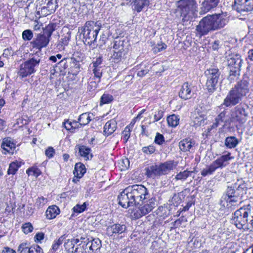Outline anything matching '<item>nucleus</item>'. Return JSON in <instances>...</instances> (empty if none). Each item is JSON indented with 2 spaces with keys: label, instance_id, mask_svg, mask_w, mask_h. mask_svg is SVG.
Masks as SVG:
<instances>
[{
  "label": "nucleus",
  "instance_id": "58836bf2",
  "mask_svg": "<svg viewBox=\"0 0 253 253\" xmlns=\"http://www.w3.org/2000/svg\"><path fill=\"white\" fill-rule=\"evenodd\" d=\"M21 165V162L17 161L12 162L9 165V167L7 170V173L8 174H14L17 171L18 169L20 167Z\"/></svg>",
  "mask_w": 253,
  "mask_h": 253
},
{
  "label": "nucleus",
  "instance_id": "473e14b6",
  "mask_svg": "<svg viewBox=\"0 0 253 253\" xmlns=\"http://www.w3.org/2000/svg\"><path fill=\"white\" fill-rule=\"evenodd\" d=\"M86 172V168L82 163H78L75 166L73 173L77 178H81Z\"/></svg>",
  "mask_w": 253,
  "mask_h": 253
},
{
  "label": "nucleus",
  "instance_id": "e2e57ef3",
  "mask_svg": "<svg viewBox=\"0 0 253 253\" xmlns=\"http://www.w3.org/2000/svg\"><path fill=\"white\" fill-rule=\"evenodd\" d=\"M195 197L194 196H191L190 197V198L192 199L190 201H189L186 205L184 207H183L182 209L181 210L180 209V212H182V211H187L189 210V208L191 207V206L192 205H194L195 204V202L193 200L194 199Z\"/></svg>",
  "mask_w": 253,
  "mask_h": 253
},
{
  "label": "nucleus",
  "instance_id": "2f4dec72",
  "mask_svg": "<svg viewBox=\"0 0 253 253\" xmlns=\"http://www.w3.org/2000/svg\"><path fill=\"white\" fill-rule=\"evenodd\" d=\"M79 243V238L76 239L73 238L71 240L68 239L64 243V247L65 250L70 253H75L76 248L75 246L76 244H78Z\"/></svg>",
  "mask_w": 253,
  "mask_h": 253
},
{
  "label": "nucleus",
  "instance_id": "6e6d98bb",
  "mask_svg": "<svg viewBox=\"0 0 253 253\" xmlns=\"http://www.w3.org/2000/svg\"><path fill=\"white\" fill-rule=\"evenodd\" d=\"M71 38V32H68L67 33V35L65 36L64 38L61 39L59 41V44L62 46L67 45L69 42Z\"/></svg>",
  "mask_w": 253,
  "mask_h": 253
},
{
  "label": "nucleus",
  "instance_id": "8fccbe9b",
  "mask_svg": "<svg viewBox=\"0 0 253 253\" xmlns=\"http://www.w3.org/2000/svg\"><path fill=\"white\" fill-rule=\"evenodd\" d=\"M92 64L93 67H99L103 68L105 67L104 63H103V57L102 55H100L97 57L95 60L92 61Z\"/></svg>",
  "mask_w": 253,
  "mask_h": 253
},
{
  "label": "nucleus",
  "instance_id": "39448f33",
  "mask_svg": "<svg viewBox=\"0 0 253 253\" xmlns=\"http://www.w3.org/2000/svg\"><path fill=\"white\" fill-rule=\"evenodd\" d=\"M251 206L248 204L236 210L232 218V223L239 229L246 230L249 221V216L251 215Z\"/></svg>",
  "mask_w": 253,
  "mask_h": 253
},
{
  "label": "nucleus",
  "instance_id": "ddd939ff",
  "mask_svg": "<svg viewBox=\"0 0 253 253\" xmlns=\"http://www.w3.org/2000/svg\"><path fill=\"white\" fill-rule=\"evenodd\" d=\"M41 59L39 56H34L21 64L18 73L20 77L25 78L36 72L35 68L39 66Z\"/></svg>",
  "mask_w": 253,
  "mask_h": 253
},
{
  "label": "nucleus",
  "instance_id": "1a4fd4ad",
  "mask_svg": "<svg viewBox=\"0 0 253 253\" xmlns=\"http://www.w3.org/2000/svg\"><path fill=\"white\" fill-rule=\"evenodd\" d=\"M37 14L40 16H45L55 12L58 7L56 0H37Z\"/></svg>",
  "mask_w": 253,
  "mask_h": 253
},
{
  "label": "nucleus",
  "instance_id": "4468645a",
  "mask_svg": "<svg viewBox=\"0 0 253 253\" xmlns=\"http://www.w3.org/2000/svg\"><path fill=\"white\" fill-rule=\"evenodd\" d=\"M128 187L132 194L135 207L138 206L140 202L143 203L145 200L149 198L148 191L143 185L135 184Z\"/></svg>",
  "mask_w": 253,
  "mask_h": 253
},
{
  "label": "nucleus",
  "instance_id": "b1692460",
  "mask_svg": "<svg viewBox=\"0 0 253 253\" xmlns=\"http://www.w3.org/2000/svg\"><path fill=\"white\" fill-rule=\"evenodd\" d=\"M220 0H204L202 3L201 11L206 13L215 8L219 3Z\"/></svg>",
  "mask_w": 253,
  "mask_h": 253
},
{
  "label": "nucleus",
  "instance_id": "4be33fe9",
  "mask_svg": "<svg viewBox=\"0 0 253 253\" xmlns=\"http://www.w3.org/2000/svg\"><path fill=\"white\" fill-rule=\"evenodd\" d=\"M131 6L132 10L139 13L148 7L150 4V0H126Z\"/></svg>",
  "mask_w": 253,
  "mask_h": 253
},
{
  "label": "nucleus",
  "instance_id": "338daca9",
  "mask_svg": "<svg viewBox=\"0 0 253 253\" xmlns=\"http://www.w3.org/2000/svg\"><path fill=\"white\" fill-rule=\"evenodd\" d=\"M55 150L52 147H48L45 151V155L49 159L52 158L55 154Z\"/></svg>",
  "mask_w": 253,
  "mask_h": 253
},
{
  "label": "nucleus",
  "instance_id": "052dcab7",
  "mask_svg": "<svg viewBox=\"0 0 253 253\" xmlns=\"http://www.w3.org/2000/svg\"><path fill=\"white\" fill-rule=\"evenodd\" d=\"M130 126H126L125 130L123 132V134H124L123 140L125 141V142L126 143L130 135Z\"/></svg>",
  "mask_w": 253,
  "mask_h": 253
},
{
  "label": "nucleus",
  "instance_id": "e433bc0d",
  "mask_svg": "<svg viewBox=\"0 0 253 253\" xmlns=\"http://www.w3.org/2000/svg\"><path fill=\"white\" fill-rule=\"evenodd\" d=\"M90 113H84L81 114L79 119L78 123L81 126H85L87 125L91 120Z\"/></svg>",
  "mask_w": 253,
  "mask_h": 253
},
{
  "label": "nucleus",
  "instance_id": "f3484780",
  "mask_svg": "<svg viewBox=\"0 0 253 253\" xmlns=\"http://www.w3.org/2000/svg\"><path fill=\"white\" fill-rule=\"evenodd\" d=\"M126 227L124 224L114 223L108 225L106 228V235L115 238L119 235L126 232Z\"/></svg>",
  "mask_w": 253,
  "mask_h": 253
},
{
  "label": "nucleus",
  "instance_id": "0e129e2a",
  "mask_svg": "<svg viewBox=\"0 0 253 253\" xmlns=\"http://www.w3.org/2000/svg\"><path fill=\"white\" fill-rule=\"evenodd\" d=\"M167 47V45L164 43L158 44L155 47L153 48V52L155 53H158L166 49Z\"/></svg>",
  "mask_w": 253,
  "mask_h": 253
},
{
  "label": "nucleus",
  "instance_id": "aec40b11",
  "mask_svg": "<svg viewBox=\"0 0 253 253\" xmlns=\"http://www.w3.org/2000/svg\"><path fill=\"white\" fill-rule=\"evenodd\" d=\"M79 244L77 245L75 253H91L89 249V236L84 235L79 238Z\"/></svg>",
  "mask_w": 253,
  "mask_h": 253
},
{
  "label": "nucleus",
  "instance_id": "680f3d73",
  "mask_svg": "<svg viewBox=\"0 0 253 253\" xmlns=\"http://www.w3.org/2000/svg\"><path fill=\"white\" fill-rule=\"evenodd\" d=\"M164 142L165 138L163 135L157 132L155 138L154 142L159 145H162Z\"/></svg>",
  "mask_w": 253,
  "mask_h": 253
},
{
  "label": "nucleus",
  "instance_id": "bb28decb",
  "mask_svg": "<svg viewBox=\"0 0 253 253\" xmlns=\"http://www.w3.org/2000/svg\"><path fill=\"white\" fill-rule=\"evenodd\" d=\"M118 204L122 207L127 209L129 207L135 206V202L127 201V197L126 196L125 192L123 190L118 196Z\"/></svg>",
  "mask_w": 253,
  "mask_h": 253
},
{
  "label": "nucleus",
  "instance_id": "f03ea898",
  "mask_svg": "<svg viewBox=\"0 0 253 253\" xmlns=\"http://www.w3.org/2000/svg\"><path fill=\"white\" fill-rule=\"evenodd\" d=\"M247 184L244 182L237 187L228 186L221 197L220 205L224 207V204L223 203L224 201L230 204L237 202L241 203L244 196L247 194Z\"/></svg>",
  "mask_w": 253,
  "mask_h": 253
},
{
  "label": "nucleus",
  "instance_id": "6e6552de",
  "mask_svg": "<svg viewBox=\"0 0 253 253\" xmlns=\"http://www.w3.org/2000/svg\"><path fill=\"white\" fill-rule=\"evenodd\" d=\"M242 63V60L240 54L236 53L229 55L227 65L229 75L227 79L230 82H233L238 78L240 74Z\"/></svg>",
  "mask_w": 253,
  "mask_h": 253
},
{
  "label": "nucleus",
  "instance_id": "c03bdc74",
  "mask_svg": "<svg viewBox=\"0 0 253 253\" xmlns=\"http://www.w3.org/2000/svg\"><path fill=\"white\" fill-rule=\"evenodd\" d=\"M103 68L93 67L92 71L94 75L93 79L98 80V82H100V79L102 76Z\"/></svg>",
  "mask_w": 253,
  "mask_h": 253
},
{
  "label": "nucleus",
  "instance_id": "393cba45",
  "mask_svg": "<svg viewBox=\"0 0 253 253\" xmlns=\"http://www.w3.org/2000/svg\"><path fill=\"white\" fill-rule=\"evenodd\" d=\"M68 72L73 75H77L81 69V62L77 60L75 58H69Z\"/></svg>",
  "mask_w": 253,
  "mask_h": 253
},
{
  "label": "nucleus",
  "instance_id": "37998d69",
  "mask_svg": "<svg viewBox=\"0 0 253 253\" xmlns=\"http://www.w3.org/2000/svg\"><path fill=\"white\" fill-rule=\"evenodd\" d=\"M87 204L86 202H84L82 205L77 204L72 209L73 213L72 214L73 216L74 215V213H80L83 212L86 209Z\"/></svg>",
  "mask_w": 253,
  "mask_h": 253
},
{
  "label": "nucleus",
  "instance_id": "13d9d810",
  "mask_svg": "<svg viewBox=\"0 0 253 253\" xmlns=\"http://www.w3.org/2000/svg\"><path fill=\"white\" fill-rule=\"evenodd\" d=\"M77 122H71L69 121H67L64 122V126L65 128L67 130H72V131L73 132V130L76 129V126H74L73 125H77Z\"/></svg>",
  "mask_w": 253,
  "mask_h": 253
},
{
  "label": "nucleus",
  "instance_id": "9b49d317",
  "mask_svg": "<svg viewBox=\"0 0 253 253\" xmlns=\"http://www.w3.org/2000/svg\"><path fill=\"white\" fill-rule=\"evenodd\" d=\"M94 21H86L83 27L81 28V34L83 35V41L86 44L91 45L96 41L98 33L93 28Z\"/></svg>",
  "mask_w": 253,
  "mask_h": 253
},
{
  "label": "nucleus",
  "instance_id": "f704fd0d",
  "mask_svg": "<svg viewBox=\"0 0 253 253\" xmlns=\"http://www.w3.org/2000/svg\"><path fill=\"white\" fill-rule=\"evenodd\" d=\"M78 147L79 153L82 157H84L85 160H89V156H90V158H92V154H90L91 149L85 145H77L76 148Z\"/></svg>",
  "mask_w": 253,
  "mask_h": 253
},
{
  "label": "nucleus",
  "instance_id": "72a5a7b5",
  "mask_svg": "<svg viewBox=\"0 0 253 253\" xmlns=\"http://www.w3.org/2000/svg\"><path fill=\"white\" fill-rule=\"evenodd\" d=\"M60 213V210L55 205L49 207L46 211L45 215L46 218L51 219L56 217Z\"/></svg>",
  "mask_w": 253,
  "mask_h": 253
},
{
  "label": "nucleus",
  "instance_id": "9d476101",
  "mask_svg": "<svg viewBox=\"0 0 253 253\" xmlns=\"http://www.w3.org/2000/svg\"><path fill=\"white\" fill-rule=\"evenodd\" d=\"M248 106L245 104H241L236 106L233 110L231 111L230 117L229 118V121L231 122L237 126L236 124H243L247 121V117L248 116V112L246 108Z\"/></svg>",
  "mask_w": 253,
  "mask_h": 253
},
{
  "label": "nucleus",
  "instance_id": "a211bd4d",
  "mask_svg": "<svg viewBox=\"0 0 253 253\" xmlns=\"http://www.w3.org/2000/svg\"><path fill=\"white\" fill-rule=\"evenodd\" d=\"M194 94V86L188 82L183 84L178 92L179 97L184 100L191 98Z\"/></svg>",
  "mask_w": 253,
  "mask_h": 253
},
{
  "label": "nucleus",
  "instance_id": "4d7b16f0",
  "mask_svg": "<svg viewBox=\"0 0 253 253\" xmlns=\"http://www.w3.org/2000/svg\"><path fill=\"white\" fill-rule=\"evenodd\" d=\"M22 228L24 233L26 234L32 232L33 230V227L30 222L24 223L22 225Z\"/></svg>",
  "mask_w": 253,
  "mask_h": 253
},
{
  "label": "nucleus",
  "instance_id": "20e7f679",
  "mask_svg": "<svg viewBox=\"0 0 253 253\" xmlns=\"http://www.w3.org/2000/svg\"><path fill=\"white\" fill-rule=\"evenodd\" d=\"M174 161H168L159 165L155 164L145 169V174L148 178H159L161 176L168 174L173 169Z\"/></svg>",
  "mask_w": 253,
  "mask_h": 253
},
{
  "label": "nucleus",
  "instance_id": "09e8293b",
  "mask_svg": "<svg viewBox=\"0 0 253 253\" xmlns=\"http://www.w3.org/2000/svg\"><path fill=\"white\" fill-rule=\"evenodd\" d=\"M26 173L28 175H32L37 177L41 175V171L38 168L33 167L28 169L26 171Z\"/></svg>",
  "mask_w": 253,
  "mask_h": 253
},
{
  "label": "nucleus",
  "instance_id": "bf43d9fd",
  "mask_svg": "<svg viewBox=\"0 0 253 253\" xmlns=\"http://www.w3.org/2000/svg\"><path fill=\"white\" fill-rule=\"evenodd\" d=\"M27 245V243H26L21 244L18 247V252L19 253H29L30 249Z\"/></svg>",
  "mask_w": 253,
  "mask_h": 253
},
{
  "label": "nucleus",
  "instance_id": "4c0bfd02",
  "mask_svg": "<svg viewBox=\"0 0 253 253\" xmlns=\"http://www.w3.org/2000/svg\"><path fill=\"white\" fill-rule=\"evenodd\" d=\"M194 172L193 171H189L185 170L183 171H180L175 176V179L176 180H180L181 181H185L188 177L191 176L192 174Z\"/></svg>",
  "mask_w": 253,
  "mask_h": 253
},
{
  "label": "nucleus",
  "instance_id": "5fc2aeb1",
  "mask_svg": "<svg viewBox=\"0 0 253 253\" xmlns=\"http://www.w3.org/2000/svg\"><path fill=\"white\" fill-rule=\"evenodd\" d=\"M99 83V82H98V80L93 79V78H92V79L88 82L87 88L89 91H91L94 90L97 88Z\"/></svg>",
  "mask_w": 253,
  "mask_h": 253
},
{
  "label": "nucleus",
  "instance_id": "0eeeda50",
  "mask_svg": "<svg viewBox=\"0 0 253 253\" xmlns=\"http://www.w3.org/2000/svg\"><path fill=\"white\" fill-rule=\"evenodd\" d=\"M196 8L195 0H180L177 2V11L180 13L184 22L191 21Z\"/></svg>",
  "mask_w": 253,
  "mask_h": 253
},
{
  "label": "nucleus",
  "instance_id": "f257e3e1",
  "mask_svg": "<svg viewBox=\"0 0 253 253\" xmlns=\"http://www.w3.org/2000/svg\"><path fill=\"white\" fill-rule=\"evenodd\" d=\"M227 20L220 14L208 15L203 18L196 27L199 37L207 35L210 32L218 30L224 27Z\"/></svg>",
  "mask_w": 253,
  "mask_h": 253
},
{
  "label": "nucleus",
  "instance_id": "79ce46f5",
  "mask_svg": "<svg viewBox=\"0 0 253 253\" xmlns=\"http://www.w3.org/2000/svg\"><path fill=\"white\" fill-rule=\"evenodd\" d=\"M216 169L215 167L211 163L206 169H203L201 171V174L203 176L205 177L207 175L212 174Z\"/></svg>",
  "mask_w": 253,
  "mask_h": 253
},
{
  "label": "nucleus",
  "instance_id": "a19ab883",
  "mask_svg": "<svg viewBox=\"0 0 253 253\" xmlns=\"http://www.w3.org/2000/svg\"><path fill=\"white\" fill-rule=\"evenodd\" d=\"M114 99L113 96L109 93H104L100 98V106L103 104H109Z\"/></svg>",
  "mask_w": 253,
  "mask_h": 253
},
{
  "label": "nucleus",
  "instance_id": "423d86ee",
  "mask_svg": "<svg viewBox=\"0 0 253 253\" xmlns=\"http://www.w3.org/2000/svg\"><path fill=\"white\" fill-rule=\"evenodd\" d=\"M205 75L207 79L205 85V89L210 94H212L220 85L219 80L221 72L217 68L212 67L206 70Z\"/></svg>",
  "mask_w": 253,
  "mask_h": 253
},
{
  "label": "nucleus",
  "instance_id": "c756f323",
  "mask_svg": "<svg viewBox=\"0 0 253 253\" xmlns=\"http://www.w3.org/2000/svg\"><path fill=\"white\" fill-rule=\"evenodd\" d=\"M227 111L224 110L223 111L220 113V114L215 118V122L213 124V126L217 127L220 123H224L225 125H229L231 124V122L229 121V118H227L226 116Z\"/></svg>",
  "mask_w": 253,
  "mask_h": 253
},
{
  "label": "nucleus",
  "instance_id": "864d4df0",
  "mask_svg": "<svg viewBox=\"0 0 253 253\" xmlns=\"http://www.w3.org/2000/svg\"><path fill=\"white\" fill-rule=\"evenodd\" d=\"M142 151L144 153L147 155H151L155 152L156 148L154 146L150 145L148 146L143 147L142 149Z\"/></svg>",
  "mask_w": 253,
  "mask_h": 253
},
{
  "label": "nucleus",
  "instance_id": "603ef678",
  "mask_svg": "<svg viewBox=\"0 0 253 253\" xmlns=\"http://www.w3.org/2000/svg\"><path fill=\"white\" fill-rule=\"evenodd\" d=\"M206 120V118L205 117V116L200 115L199 116H197L195 117L194 120V122L195 124L197 126H204L206 124V123L205 122Z\"/></svg>",
  "mask_w": 253,
  "mask_h": 253
},
{
  "label": "nucleus",
  "instance_id": "c85d7f7f",
  "mask_svg": "<svg viewBox=\"0 0 253 253\" xmlns=\"http://www.w3.org/2000/svg\"><path fill=\"white\" fill-rule=\"evenodd\" d=\"M117 128V123L114 120L108 121L104 126V134L109 136L112 134Z\"/></svg>",
  "mask_w": 253,
  "mask_h": 253
},
{
  "label": "nucleus",
  "instance_id": "774afa93",
  "mask_svg": "<svg viewBox=\"0 0 253 253\" xmlns=\"http://www.w3.org/2000/svg\"><path fill=\"white\" fill-rule=\"evenodd\" d=\"M222 45V42L219 40H215L211 43V48L213 50H217Z\"/></svg>",
  "mask_w": 253,
  "mask_h": 253
},
{
  "label": "nucleus",
  "instance_id": "c9c22d12",
  "mask_svg": "<svg viewBox=\"0 0 253 253\" xmlns=\"http://www.w3.org/2000/svg\"><path fill=\"white\" fill-rule=\"evenodd\" d=\"M240 141L235 136H228L225 139V145L228 148H235L239 144Z\"/></svg>",
  "mask_w": 253,
  "mask_h": 253
},
{
  "label": "nucleus",
  "instance_id": "7c9ffc66",
  "mask_svg": "<svg viewBox=\"0 0 253 253\" xmlns=\"http://www.w3.org/2000/svg\"><path fill=\"white\" fill-rule=\"evenodd\" d=\"M89 249L91 253H96L102 246L101 241L98 238H93L89 236Z\"/></svg>",
  "mask_w": 253,
  "mask_h": 253
},
{
  "label": "nucleus",
  "instance_id": "dca6fc26",
  "mask_svg": "<svg viewBox=\"0 0 253 253\" xmlns=\"http://www.w3.org/2000/svg\"><path fill=\"white\" fill-rule=\"evenodd\" d=\"M244 97L239 92L232 88L228 93L224 99L223 105L227 107H231L239 103Z\"/></svg>",
  "mask_w": 253,
  "mask_h": 253
},
{
  "label": "nucleus",
  "instance_id": "de8ad7c7",
  "mask_svg": "<svg viewBox=\"0 0 253 253\" xmlns=\"http://www.w3.org/2000/svg\"><path fill=\"white\" fill-rule=\"evenodd\" d=\"M68 60L69 58H64L57 63L56 67L60 68V71H62V69H69Z\"/></svg>",
  "mask_w": 253,
  "mask_h": 253
},
{
  "label": "nucleus",
  "instance_id": "2eb2a0df",
  "mask_svg": "<svg viewBox=\"0 0 253 253\" xmlns=\"http://www.w3.org/2000/svg\"><path fill=\"white\" fill-rule=\"evenodd\" d=\"M148 199L146 202L143 201V203H142L143 204V205L140 203L138 205V209L133 213L134 218L139 219L151 212L156 207L157 205L156 198L152 197Z\"/></svg>",
  "mask_w": 253,
  "mask_h": 253
},
{
  "label": "nucleus",
  "instance_id": "3c124183",
  "mask_svg": "<svg viewBox=\"0 0 253 253\" xmlns=\"http://www.w3.org/2000/svg\"><path fill=\"white\" fill-rule=\"evenodd\" d=\"M22 37L24 41H30L33 37V33L31 30L27 29L23 31Z\"/></svg>",
  "mask_w": 253,
  "mask_h": 253
},
{
  "label": "nucleus",
  "instance_id": "7ed1b4c3",
  "mask_svg": "<svg viewBox=\"0 0 253 253\" xmlns=\"http://www.w3.org/2000/svg\"><path fill=\"white\" fill-rule=\"evenodd\" d=\"M58 24L50 23L43 29L42 34H37L36 37L30 42L33 48L41 51L42 49L48 44L53 32L57 29Z\"/></svg>",
  "mask_w": 253,
  "mask_h": 253
},
{
  "label": "nucleus",
  "instance_id": "412c9836",
  "mask_svg": "<svg viewBox=\"0 0 253 253\" xmlns=\"http://www.w3.org/2000/svg\"><path fill=\"white\" fill-rule=\"evenodd\" d=\"M248 78L247 75L243 76V79L238 82L233 87L236 90L245 96L249 93L250 90V83L248 82Z\"/></svg>",
  "mask_w": 253,
  "mask_h": 253
},
{
  "label": "nucleus",
  "instance_id": "a18cd8bd",
  "mask_svg": "<svg viewBox=\"0 0 253 253\" xmlns=\"http://www.w3.org/2000/svg\"><path fill=\"white\" fill-rule=\"evenodd\" d=\"M169 204L171 206L177 207L182 202L181 199L176 193L174 194L171 199L169 200Z\"/></svg>",
  "mask_w": 253,
  "mask_h": 253
},
{
  "label": "nucleus",
  "instance_id": "cd10ccee",
  "mask_svg": "<svg viewBox=\"0 0 253 253\" xmlns=\"http://www.w3.org/2000/svg\"><path fill=\"white\" fill-rule=\"evenodd\" d=\"M1 148L6 152L10 153V150L15 149L16 144L11 137H5L2 141Z\"/></svg>",
  "mask_w": 253,
  "mask_h": 253
},
{
  "label": "nucleus",
  "instance_id": "69168bd1",
  "mask_svg": "<svg viewBox=\"0 0 253 253\" xmlns=\"http://www.w3.org/2000/svg\"><path fill=\"white\" fill-rule=\"evenodd\" d=\"M29 253H42V249L38 245H34L30 248Z\"/></svg>",
  "mask_w": 253,
  "mask_h": 253
},
{
  "label": "nucleus",
  "instance_id": "ea45409f",
  "mask_svg": "<svg viewBox=\"0 0 253 253\" xmlns=\"http://www.w3.org/2000/svg\"><path fill=\"white\" fill-rule=\"evenodd\" d=\"M179 118L178 116L175 114L170 115L167 118V122L169 126L172 127L176 126L179 124Z\"/></svg>",
  "mask_w": 253,
  "mask_h": 253
},
{
  "label": "nucleus",
  "instance_id": "a878e982",
  "mask_svg": "<svg viewBox=\"0 0 253 253\" xmlns=\"http://www.w3.org/2000/svg\"><path fill=\"white\" fill-rule=\"evenodd\" d=\"M231 154L228 153L227 154L223 155L218 158L212 163L215 167V169L222 168L225 167L228 164V161L232 159L230 156Z\"/></svg>",
  "mask_w": 253,
  "mask_h": 253
},
{
  "label": "nucleus",
  "instance_id": "49530a36",
  "mask_svg": "<svg viewBox=\"0 0 253 253\" xmlns=\"http://www.w3.org/2000/svg\"><path fill=\"white\" fill-rule=\"evenodd\" d=\"M67 235L66 234H64L62 235L57 241H55L54 243L52 244V249L54 251H56L59 248L60 245H61L63 241L67 237Z\"/></svg>",
  "mask_w": 253,
  "mask_h": 253
},
{
  "label": "nucleus",
  "instance_id": "6ab92c4d",
  "mask_svg": "<svg viewBox=\"0 0 253 253\" xmlns=\"http://www.w3.org/2000/svg\"><path fill=\"white\" fill-rule=\"evenodd\" d=\"M233 7L240 13L252 11L253 10V0H234Z\"/></svg>",
  "mask_w": 253,
  "mask_h": 253
},
{
  "label": "nucleus",
  "instance_id": "f8f14e48",
  "mask_svg": "<svg viewBox=\"0 0 253 253\" xmlns=\"http://www.w3.org/2000/svg\"><path fill=\"white\" fill-rule=\"evenodd\" d=\"M126 44L124 40L115 41L113 46V53L111 56L112 62L119 63L126 58L128 52V49L126 47Z\"/></svg>",
  "mask_w": 253,
  "mask_h": 253
},
{
  "label": "nucleus",
  "instance_id": "5701e85b",
  "mask_svg": "<svg viewBox=\"0 0 253 253\" xmlns=\"http://www.w3.org/2000/svg\"><path fill=\"white\" fill-rule=\"evenodd\" d=\"M195 144V141L189 138H186L179 142V147L181 151L186 152L194 150Z\"/></svg>",
  "mask_w": 253,
  "mask_h": 253
}]
</instances>
